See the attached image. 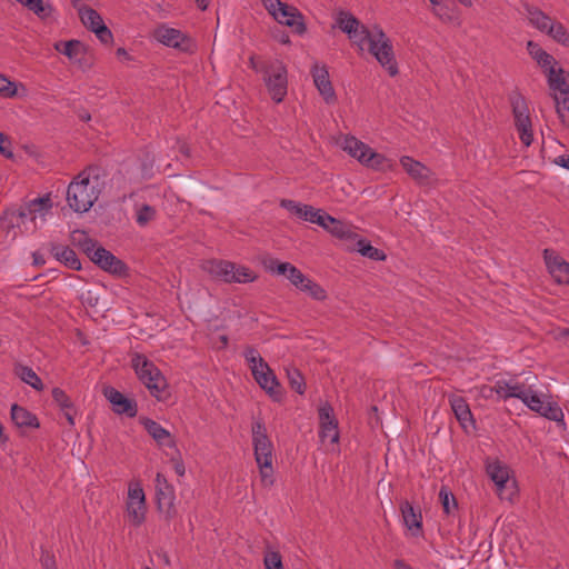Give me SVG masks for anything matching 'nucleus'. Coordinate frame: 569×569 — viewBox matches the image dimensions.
<instances>
[{
    "instance_id": "1",
    "label": "nucleus",
    "mask_w": 569,
    "mask_h": 569,
    "mask_svg": "<svg viewBox=\"0 0 569 569\" xmlns=\"http://www.w3.org/2000/svg\"><path fill=\"white\" fill-rule=\"evenodd\" d=\"M348 36L361 50L367 46L368 51L391 77L398 74V63L392 42L381 28L375 27L372 30H369L365 26H360Z\"/></svg>"
},
{
    "instance_id": "2",
    "label": "nucleus",
    "mask_w": 569,
    "mask_h": 569,
    "mask_svg": "<svg viewBox=\"0 0 569 569\" xmlns=\"http://www.w3.org/2000/svg\"><path fill=\"white\" fill-rule=\"evenodd\" d=\"M72 239L87 257L103 271L117 277L128 274L127 264L117 258L111 251L101 247L97 240L89 238L83 231H74Z\"/></svg>"
},
{
    "instance_id": "3",
    "label": "nucleus",
    "mask_w": 569,
    "mask_h": 569,
    "mask_svg": "<svg viewBox=\"0 0 569 569\" xmlns=\"http://www.w3.org/2000/svg\"><path fill=\"white\" fill-rule=\"evenodd\" d=\"M252 443L256 462L259 467L261 483L269 488L274 483L273 477V445L268 437L266 425L262 420L252 423Z\"/></svg>"
},
{
    "instance_id": "4",
    "label": "nucleus",
    "mask_w": 569,
    "mask_h": 569,
    "mask_svg": "<svg viewBox=\"0 0 569 569\" xmlns=\"http://www.w3.org/2000/svg\"><path fill=\"white\" fill-rule=\"evenodd\" d=\"M91 168L81 171L68 186L67 202L74 212H87L98 200V186L91 181Z\"/></svg>"
},
{
    "instance_id": "5",
    "label": "nucleus",
    "mask_w": 569,
    "mask_h": 569,
    "mask_svg": "<svg viewBox=\"0 0 569 569\" xmlns=\"http://www.w3.org/2000/svg\"><path fill=\"white\" fill-rule=\"evenodd\" d=\"M131 365L138 378L147 387L151 396L156 397L158 400H164L168 396V383L158 367L141 353L133 355Z\"/></svg>"
},
{
    "instance_id": "6",
    "label": "nucleus",
    "mask_w": 569,
    "mask_h": 569,
    "mask_svg": "<svg viewBox=\"0 0 569 569\" xmlns=\"http://www.w3.org/2000/svg\"><path fill=\"white\" fill-rule=\"evenodd\" d=\"M266 10L281 24H286L299 36L307 31L302 13L280 0H261Z\"/></svg>"
},
{
    "instance_id": "7",
    "label": "nucleus",
    "mask_w": 569,
    "mask_h": 569,
    "mask_svg": "<svg viewBox=\"0 0 569 569\" xmlns=\"http://www.w3.org/2000/svg\"><path fill=\"white\" fill-rule=\"evenodd\" d=\"M509 101L512 108L515 126L519 132V138L525 146L529 147L533 140V134L527 100L521 93L512 92L509 96Z\"/></svg>"
},
{
    "instance_id": "8",
    "label": "nucleus",
    "mask_w": 569,
    "mask_h": 569,
    "mask_svg": "<svg viewBox=\"0 0 569 569\" xmlns=\"http://www.w3.org/2000/svg\"><path fill=\"white\" fill-rule=\"evenodd\" d=\"M266 84L268 91L277 103L281 102L287 94V70L282 63L270 66L266 70Z\"/></svg>"
},
{
    "instance_id": "9",
    "label": "nucleus",
    "mask_w": 569,
    "mask_h": 569,
    "mask_svg": "<svg viewBox=\"0 0 569 569\" xmlns=\"http://www.w3.org/2000/svg\"><path fill=\"white\" fill-rule=\"evenodd\" d=\"M127 512L130 522L139 527L146 519V498L139 483L130 485L128 489Z\"/></svg>"
},
{
    "instance_id": "10",
    "label": "nucleus",
    "mask_w": 569,
    "mask_h": 569,
    "mask_svg": "<svg viewBox=\"0 0 569 569\" xmlns=\"http://www.w3.org/2000/svg\"><path fill=\"white\" fill-rule=\"evenodd\" d=\"M158 41L167 47L178 49L182 52H193V41L180 30L160 27L154 31Z\"/></svg>"
},
{
    "instance_id": "11",
    "label": "nucleus",
    "mask_w": 569,
    "mask_h": 569,
    "mask_svg": "<svg viewBox=\"0 0 569 569\" xmlns=\"http://www.w3.org/2000/svg\"><path fill=\"white\" fill-rule=\"evenodd\" d=\"M319 413V437L322 442L327 439L331 443H338L339 441V430H338V420L335 417L333 408L329 402H325L318 409Z\"/></svg>"
},
{
    "instance_id": "12",
    "label": "nucleus",
    "mask_w": 569,
    "mask_h": 569,
    "mask_svg": "<svg viewBox=\"0 0 569 569\" xmlns=\"http://www.w3.org/2000/svg\"><path fill=\"white\" fill-rule=\"evenodd\" d=\"M311 74L313 78V83L317 87L319 93L322 96L323 100L328 104H332L337 101V96L332 83L329 78V71L325 64H319L316 62L312 66Z\"/></svg>"
},
{
    "instance_id": "13",
    "label": "nucleus",
    "mask_w": 569,
    "mask_h": 569,
    "mask_svg": "<svg viewBox=\"0 0 569 569\" xmlns=\"http://www.w3.org/2000/svg\"><path fill=\"white\" fill-rule=\"evenodd\" d=\"M103 395L112 405V409L118 415H127L130 418L137 416L138 408L134 400L127 398L122 392L113 387H106Z\"/></svg>"
},
{
    "instance_id": "14",
    "label": "nucleus",
    "mask_w": 569,
    "mask_h": 569,
    "mask_svg": "<svg viewBox=\"0 0 569 569\" xmlns=\"http://www.w3.org/2000/svg\"><path fill=\"white\" fill-rule=\"evenodd\" d=\"M280 206L306 221L325 226L323 217L326 212L321 209H316L312 206L302 204L289 199H282Z\"/></svg>"
},
{
    "instance_id": "15",
    "label": "nucleus",
    "mask_w": 569,
    "mask_h": 569,
    "mask_svg": "<svg viewBox=\"0 0 569 569\" xmlns=\"http://www.w3.org/2000/svg\"><path fill=\"white\" fill-rule=\"evenodd\" d=\"M543 258L555 281L560 284H569V263L551 249H545Z\"/></svg>"
},
{
    "instance_id": "16",
    "label": "nucleus",
    "mask_w": 569,
    "mask_h": 569,
    "mask_svg": "<svg viewBox=\"0 0 569 569\" xmlns=\"http://www.w3.org/2000/svg\"><path fill=\"white\" fill-rule=\"evenodd\" d=\"M403 170L420 186H429L433 180V172L422 162L409 156L400 158Z\"/></svg>"
},
{
    "instance_id": "17",
    "label": "nucleus",
    "mask_w": 569,
    "mask_h": 569,
    "mask_svg": "<svg viewBox=\"0 0 569 569\" xmlns=\"http://www.w3.org/2000/svg\"><path fill=\"white\" fill-rule=\"evenodd\" d=\"M271 271H276L278 274L287 277V279L297 289L301 290L305 288L309 278L305 276L297 267L290 262H279L278 260H271L269 266Z\"/></svg>"
},
{
    "instance_id": "18",
    "label": "nucleus",
    "mask_w": 569,
    "mask_h": 569,
    "mask_svg": "<svg viewBox=\"0 0 569 569\" xmlns=\"http://www.w3.org/2000/svg\"><path fill=\"white\" fill-rule=\"evenodd\" d=\"M157 508L160 513L163 515L167 521L176 518L178 511L174 506V490L172 486H166L162 489L157 490Z\"/></svg>"
},
{
    "instance_id": "19",
    "label": "nucleus",
    "mask_w": 569,
    "mask_h": 569,
    "mask_svg": "<svg viewBox=\"0 0 569 569\" xmlns=\"http://www.w3.org/2000/svg\"><path fill=\"white\" fill-rule=\"evenodd\" d=\"M400 511L405 526L411 531L412 536H420L422 533V515L419 508L405 500L400 503Z\"/></svg>"
},
{
    "instance_id": "20",
    "label": "nucleus",
    "mask_w": 569,
    "mask_h": 569,
    "mask_svg": "<svg viewBox=\"0 0 569 569\" xmlns=\"http://www.w3.org/2000/svg\"><path fill=\"white\" fill-rule=\"evenodd\" d=\"M323 223L325 226L321 227L338 239L355 240L358 237V234L353 232L351 224L338 220L327 212L323 217Z\"/></svg>"
},
{
    "instance_id": "21",
    "label": "nucleus",
    "mask_w": 569,
    "mask_h": 569,
    "mask_svg": "<svg viewBox=\"0 0 569 569\" xmlns=\"http://www.w3.org/2000/svg\"><path fill=\"white\" fill-rule=\"evenodd\" d=\"M448 399L451 410L461 427L466 429L468 425L475 426V420L466 399L458 395H449Z\"/></svg>"
},
{
    "instance_id": "22",
    "label": "nucleus",
    "mask_w": 569,
    "mask_h": 569,
    "mask_svg": "<svg viewBox=\"0 0 569 569\" xmlns=\"http://www.w3.org/2000/svg\"><path fill=\"white\" fill-rule=\"evenodd\" d=\"M252 376L259 386L264 389L271 397L277 400L280 398L281 393L278 390L280 385L268 365L267 368H259L258 370H253Z\"/></svg>"
},
{
    "instance_id": "23",
    "label": "nucleus",
    "mask_w": 569,
    "mask_h": 569,
    "mask_svg": "<svg viewBox=\"0 0 569 569\" xmlns=\"http://www.w3.org/2000/svg\"><path fill=\"white\" fill-rule=\"evenodd\" d=\"M548 86L553 93L568 94L569 93V72L562 68L556 69L555 66L546 71Z\"/></svg>"
},
{
    "instance_id": "24",
    "label": "nucleus",
    "mask_w": 569,
    "mask_h": 569,
    "mask_svg": "<svg viewBox=\"0 0 569 569\" xmlns=\"http://www.w3.org/2000/svg\"><path fill=\"white\" fill-rule=\"evenodd\" d=\"M140 422L144 427L147 432L157 441L158 445L176 447V442L171 438L170 432L167 429H164L160 423L150 418H141Z\"/></svg>"
},
{
    "instance_id": "25",
    "label": "nucleus",
    "mask_w": 569,
    "mask_h": 569,
    "mask_svg": "<svg viewBox=\"0 0 569 569\" xmlns=\"http://www.w3.org/2000/svg\"><path fill=\"white\" fill-rule=\"evenodd\" d=\"M50 253L67 268L72 270H81V262L76 252L70 247L51 243Z\"/></svg>"
},
{
    "instance_id": "26",
    "label": "nucleus",
    "mask_w": 569,
    "mask_h": 569,
    "mask_svg": "<svg viewBox=\"0 0 569 569\" xmlns=\"http://www.w3.org/2000/svg\"><path fill=\"white\" fill-rule=\"evenodd\" d=\"M206 270L213 277L231 283L233 282L234 271L233 262L226 260H209L206 263Z\"/></svg>"
},
{
    "instance_id": "27",
    "label": "nucleus",
    "mask_w": 569,
    "mask_h": 569,
    "mask_svg": "<svg viewBox=\"0 0 569 569\" xmlns=\"http://www.w3.org/2000/svg\"><path fill=\"white\" fill-rule=\"evenodd\" d=\"M11 419L18 428H39L40 423L36 415L19 405H12Z\"/></svg>"
},
{
    "instance_id": "28",
    "label": "nucleus",
    "mask_w": 569,
    "mask_h": 569,
    "mask_svg": "<svg viewBox=\"0 0 569 569\" xmlns=\"http://www.w3.org/2000/svg\"><path fill=\"white\" fill-rule=\"evenodd\" d=\"M525 10L529 22L539 31L547 33L555 20L538 7L526 4Z\"/></svg>"
},
{
    "instance_id": "29",
    "label": "nucleus",
    "mask_w": 569,
    "mask_h": 569,
    "mask_svg": "<svg viewBox=\"0 0 569 569\" xmlns=\"http://www.w3.org/2000/svg\"><path fill=\"white\" fill-rule=\"evenodd\" d=\"M486 469L488 476L497 486V493L501 496L506 483L509 481V469L499 461L488 463Z\"/></svg>"
},
{
    "instance_id": "30",
    "label": "nucleus",
    "mask_w": 569,
    "mask_h": 569,
    "mask_svg": "<svg viewBox=\"0 0 569 569\" xmlns=\"http://www.w3.org/2000/svg\"><path fill=\"white\" fill-rule=\"evenodd\" d=\"M342 149L348 152L352 158H356L360 163L367 158L370 147L358 140L355 137H345L341 142Z\"/></svg>"
},
{
    "instance_id": "31",
    "label": "nucleus",
    "mask_w": 569,
    "mask_h": 569,
    "mask_svg": "<svg viewBox=\"0 0 569 569\" xmlns=\"http://www.w3.org/2000/svg\"><path fill=\"white\" fill-rule=\"evenodd\" d=\"M527 50L531 58L535 59L542 69H545V72L557 63L551 54L532 40L527 42Z\"/></svg>"
},
{
    "instance_id": "32",
    "label": "nucleus",
    "mask_w": 569,
    "mask_h": 569,
    "mask_svg": "<svg viewBox=\"0 0 569 569\" xmlns=\"http://www.w3.org/2000/svg\"><path fill=\"white\" fill-rule=\"evenodd\" d=\"M78 13L81 22L86 28L93 32V29H98L99 26L103 24L101 16L92 8L81 6L78 8Z\"/></svg>"
},
{
    "instance_id": "33",
    "label": "nucleus",
    "mask_w": 569,
    "mask_h": 569,
    "mask_svg": "<svg viewBox=\"0 0 569 569\" xmlns=\"http://www.w3.org/2000/svg\"><path fill=\"white\" fill-rule=\"evenodd\" d=\"M26 203L29 208L28 213H32V221L36 220L37 214L44 216L52 208V200L49 193Z\"/></svg>"
},
{
    "instance_id": "34",
    "label": "nucleus",
    "mask_w": 569,
    "mask_h": 569,
    "mask_svg": "<svg viewBox=\"0 0 569 569\" xmlns=\"http://www.w3.org/2000/svg\"><path fill=\"white\" fill-rule=\"evenodd\" d=\"M541 417L547 418L548 420L565 425L563 421V411L558 406L557 402H542L541 408H539V411H537Z\"/></svg>"
},
{
    "instance_id": "35",
    "label": "nucleus",
    "mask_w": 569,
    "mask_h": 569,
    "mask_svg": "<svg viewBox=\"0 0 569 569\" xmlns=\"http://www.w3.org/2000/svg\"><path fill=\"white\" fill-rule=\"evenodd\" d=\"M357 251L363 257L375 261H383L387 258L382 250L371 246L366 239L362 238L357 240Z\"/></svg>"
},
{
    "instance_id": "36",
    "label": "nucleus",
    "mask_w": 569,
    "mask_h": 569,
    "mask_svg": "<svg viewBox=\"0 0 569 569\" xmlns=\"http://www.w3.org/2000/svg\"><path fill=\"white\" fill-rule=\"evenodd\" d=\"M555 103H556V111L558 113V117L561 121V123L565 127H569V93L568 94H558L552 93Z\"/></svg>"
},
{
    "instance_id": "37",
    "label": "nucleus",
    "mask_w": 569,
    "mask_h": 569,
    "mask_svg": "<svg viewBox=\"0 0 569 569\" xmlns=\"http://www.w3.org/2000/svg\"><path fill=\"white\" fill-rule=\"evenodd\" d=\"M57 51L67 56L70 59H74L84 51L83 44L79 40H69L66 42H57L54 44Z\"/></svg>"
},
{
    "instance_id": "38",
    "label": "nucleus",
    "mask_w": 569,
    "mask_h": 569,
    "mask_svg": "<svg viewBox=\"0 0 569 569\" xmlns=\"http://www.w3.org/2000/svg\"><path fill=\"white\" fill-rule=\"evenodd\" d=\"M547 34L556 42L569 48V32L561 22L555 20L553 23L550 24Z\"/></svg>"
},
{
    "instance_id": "39",
    "label": "nucleus",
    "mask_w": 569,
    "mask_h": 569,
    "mask_svg": "<svg viewBox=\"0 0 569 569\" xmlns=\"http://www.w3.org/2000/svg\"><path fill=\"white\" fill-rule=\"evenodd\" d=\"M24 7L37 14L40 19H46L53 12L52 6L44 3L42 0H24Z\"/></svg>"
},
{
    "instance_id": "40",
    "label": "nucleus",
    "mask_w": 569,
    "mask_h": 569,
    "mask_svg": "<svg viewBox=\"0 0 569 569\" xmlns=\"http://www.w3.org/2000/svg\"><path fill=\"white\" fill-rule=\"evenodd\" d=\"M363 160L362 164L376 170H385L391 167L389 160L383 154L373 151L371 148L367 158Z\"/></svg>"
},
{
    "instance_id": "41",
    "label": "nucleus",
    "mask_w": 569,
    "mask_h": 569,
    "mask_svg": "<svg viewBox=\"0 0 569 569\" xmlns=\"http://www.w3.org/2000/svg\"><path fill=\"white\" fill-rule=\"evenodd\" d=\"M439 500L446 515H451L458 508L456 497L447 486L440 488Z\"/></svg>"
},
{
    "instance_id": "42",
    "label": "nucleus",
    "mask_w": 569,
    "mask_h": 569,
    "mask_svg": "<svg viewBox=\"0 0 569 569\" xmlns=\"http://www.w3.org/2000/svg\"><path fill=\"white\" fill-rule=\"evenodd\" d=\"M18 373H19V377L21 378V380L23 382L28 383L29 386H31L33 389H36V390L43 389L42 380L30 367L21 366L19 368Z\"/></svg>"
},
{
    "instance_id": "43",
    "label": "nucleus",
    "mask_w": 569,
    "mask_h": 569,
    "mask_svg": "<svg viewBox=\"0 0 569 569\" xmlns=\"http://www.w3.org/2000/svg\"><path fill=\"white\" fill-rule=\"evenodd\" d=\"M244 358L251 369V372H253V370H258L259 368H267V362L262 359L258 350L253 347L246 348Z\"/></svg>"
},
{
    "instance_id": "44",
    "label": "nucleus",
    "mask_w": 569,
    "mask_h": 569,
    "mask_svg": "<svg viewBox=\"0 0 569 569\" xmlns=\"http://www.w3.org/2000/svg\"><path fill=\"white\" fill-rule=\"evenodd\" d=\"M337 23L339 28L348 34L357 29V27H360L358 19H356L351 13L343 11L339 13Z\"/></svg>"
},
{
    "instance_id": "45",
    "label": "nucleus",
    "mask_w": 569,
    "mask_h": 569,
    "mask_svg": "<svg viewBox=\"0 0 569 569\" xmlns=\"http://www.w3.org/2000/svg\"><path fill=\"white\" fill-rule=\"evenodd\" d=\"M53 401L57 403V406L63 411V410H72L73 409V402L70 399V397L66 393L64 390L61 388H53L51 391Z\"/></svg>"
},
{
    "instance_id": "46",
    "label": "nucleus",
    "mask_w": 569,
    "mask_h": 569,
    "mask_svg": "<svg viewBox=\"0 0 569 569\" xmlns=\"http://www.w3.org/2000/svg\"><path fill=\"white\" fill-rule=\"evenodd\" d=\"M289 385L292 390L299 395H303L306 390V383L302 375L297 369L287 370Z\"/></svg>"
},
{
    "instance_id": "47",
    "label": "nucleus",
    "mask_w": 569,
    "mask_h": 569,
    "mask_svg": "<svg viewBox=\"0 0 569 569\" xmlns=\"http://www.w3.org/2000/svg\"><path fill=\"white\" fill-rule=\"evenodd\" d=\"M233 282L247 283L254 281L257 278V276L251 269L243 266H237L236 263H233Z\"/></svg>"
},
{
    "instance_id": "48",
    "label": "nucleus",
    "mask_w": 569,
    "mask_h": 569,
    "mask_svg": "<svg viewBox=\"0 0 569 569\" xmlns=\"http://www.w3.org/2000/svg\"><path fill=\"white\" fill-rule=\"evenodd\" d=\"M300 291L308 293L312 299L318 301H323L327 298L326 290L320 284L312 281L310 278L307 281L305 288L301 289Z\"/></svg>"
},
{
    "instance_id": "49",
    "label": "nucleus",
    "mask_w": 569,
    "mask_h": 569,
    "mask_svg": "<svg viewBox=\"0 0 569 569\" xmlns=\"http://www.w3.org/2000/svg\"><path fill=\"white\" fill-rule=\"evenodd\" d=\"M156 217V209L149 204H142L137 211V223L141 227L148 224Z\"/></svg>"
},
{
    "instance_id": "50",
    "label": "nucleus",
    "mask_w": 569,
    "mask_h": 569,
    "mask_svg": "<svg viewBox=\"0 0 569 569\" xmlns=\"http://www.w3.org/2000/svg\"><path fill=\"white\" fill-rule=\"evenodd\" d=\"M263 563L266 569H284L281 555L278 551H268L264 555Z\"/></svg>"
},
{
    "instance_id": "51",
    "label": "nucleus",
    "mask_w": 569,
    "mask_h": 569,
    "mask_svg": "<svg viewBox=\"0 0 569 569\" xmlns=\"http://www.w3.org/2000/svg\"><path fill=\"white\" fill-rule=\"evenodd\" d=\"M17 96V86L7 77L0 74V97L13 98Z\"/></svg>"
},
{
    "instance_id": "52",
    "label": "nucleus",
    "mask_w": 569,
    "mask_h": 569,
    "mask_svg": "<svg viewBox=\"0 0 569 569\" xmlns=\"http://www.w3.org/2000/svg\"><path fill=\"white\" fill-rule=\"evenodd\" d=\"M508 390L511 398H518L523 401L525 397L530 392L531 388H526L522 383L510 385L508 382Z\"/></svg>"
},
{
    "instance_id": "53",
    "label": "nucleus",
    "mask_w": 569,
    "mask_h": 569,
    "mask_svg": "<svg viewBox=\"0 0 569 569\" xmlns=\"http://www.w3.org/2000/svg\"><path fill=\"white\" fill-rule=\"evenodd\" d=\"M530 410L537 412L539 411V408H541V405L543 400L540 399V397L535 393L532 390L525 397L522 401Z\"/></svg>"
},
{
    "instance_id": "54",
    "label": "nucleus",
    "mask_w": 569,
    "mask_h": 569,
    "mask_svg": "<svg viewBox=\"0 0 569 569\" xmlns=\"http://www.w3.org/2000/svg\"><path fill=\"white\" fill-rule=\"evenodd\" d=\"M40 562L44 569H58L54 555L41 548Z\"/></svg>"
},
{
    "instance_id": "55",
    "label": "nucleus",
    "mask_w": 569,
    "mask_h": 569,
    "mask_svg": "<svg viewBox=\"0 0 569 569\" xmlns=\"http://www.w3.org/2000/svg\"><path fill=\"white\" fill-rule=\"evenodd\" d=\"M488 391H490V393H497L501 399L511 398V395H509L508 390V382L502 380L497 381L492 388H488Z\"/></svg>"
},
{
    "instance_id": "56",
    "label": "nucleus",
    "mask_w": 569,
    "mask_h": 569,
    "mask_svg": "<svg viewBox=\"0 0 569 569\" xmlns=\"http://www.w3.org/2000/svg\"><path fill=\"white\" fill-rule=\"evenodd\" d=\"M93 32L96 33L97 38L104 44H108L113 40L112 32L104 23L99 26L97 30L93 29Z\"/></svg>"
},
{
    "instance_id": "57",
    "label": "nucleus",
    "mask_w": 569,
    "mask_h": 569,
    "mask_svg": "<svg viewBox=\"0 0 569 569\" xmlns=\"http://www.w3.org/2000/svg\"><path fill=\"white\" fill-rule=\"evenodd\" d=\"M0 153L7 158L12 159L13 152L11 149V141L10 139L2 132H0Z\"/></svg>"
},
{
    "instance_id": "58",
    "label": "nucleus",
    "mask_w": 569,
    "mask_h": 569,
    "mask_svg": "<svg viewBox=\"0 0 569 569\" xmlns=\"http://www.w3.org/2000/svg\"><path fill=\"white\" fill-rule=\"evenodd\" d=\"M28 209H29V208H28L27 203H24V204H22V206H21L18 210H16V211H11V212L6 211V212L1 216L0 221H3L8 214L17 216V217L21 220V222H22V223H24V220H26L28 217H30V219L32 220V213H28Z\"/></svg>"
},
{
    "instance_id": "59",
    "label": "nucleus",
    "mask_w": 569,
    "mask_h": 569,
    "mask_svg": "<svg viewBox=\"0 0 569 569\" xmlns=\"http://www.w3.org/2000/svg\"><path fill=\"white\" fill-rule=\"evenodd\" d=\"M166 486H170V485L168 483V481L164 478V476H162L161 473H157V477H156V491L159 490V489H162Z\"/></svg>"
},
{
    "instance_id": "60",
    "label": "nucleus",
    "mask_w": 569,
    "mask_h": 569,
    "mask_svg": "<svg viewBox=\"0 0 569 569\" xmlns=\"http://www.w3.org/2000/svg\"><path fill=\"white\" fill-rule=\"evenodd\" d=\"M555 162L560 167L569 169V154L559 156Z\"/></svg>"
},
{
    "instance_id": "61",
    "label": "nucleus",
    "mask_w": 569,
    "mask_h": 569,
    "mask_svg": "<svg viewBox=\"0 0 569 569\" xmlns=\"http://www.w3.org/2000/svg\"><path fill=\"white\" fill-rule=\"evenodd\" d=\"M74 415H76L74 408L72 410H63V416L66 417V419L70 426H74Z\"/></svg>"
},
{
    "instance_id": "62",
    "label": "nucleus",
    "mask_w": 569,
    "mask_h": 569,
    "mask_svg": "<svg viewBox=\"0 0 569 569\" xmlns=\"http://www.w3.org/2000/svg\"><path fill=\"white\" fill-rule=\"evenodd\" d=\"M393 567L395 569H412V567L405 562V560L402 559H396L393 562Z\"/></svg>"
},
{
    "instance_id": "63",
    "label": "nucleus",
    "mask_w": 569,
    "mask_h": 569,
    "mask_svg": "<svg viewBox=\"0 0 569 569\" xmlns=\"http://www.w3.org/2000/svg\"><path fill=\"white\" fill-rule=\"evenodd\" d=\"M174 471L177 472V475L179 476H183L184 475V465L181 460H177L174 461Z\"/></svg>"
},
{
    "instance_id": "64",
    "label": "nucleus",
    "mask_w": 569,
    "mask_h": 569,
    "mask_svg": "<svg viewBox=\"0 0 569 569\" xmlns=\"http://www.w3.org/2000/svg\"><path fill=\"white\" fill-rule=\"evenodd\" d=\"M44 262H46L44 258L41 254H39L37 252L33 253V263L36 266H42V264H44Z\"/></svg>"
}]
</instances>
